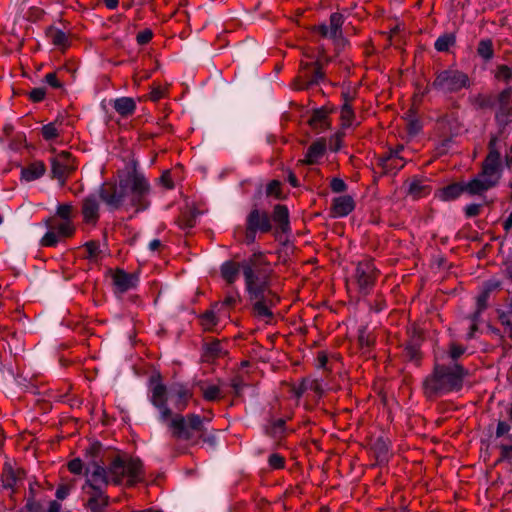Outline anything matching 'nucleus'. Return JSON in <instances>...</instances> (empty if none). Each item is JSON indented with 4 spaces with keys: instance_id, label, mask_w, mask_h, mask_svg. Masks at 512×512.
I'll use <instances>...</instances> for the list:
<instances>
[{
    "instance_id": "f257e3e1",
    "label": "nucleus",
    "mask_w": 512,
    "mask_h": 512,
    "mask_svg": "<svg viewBox=\"0 0 512 512\" xmlns=\"http://www.w3.org/2000/svg\"><path fill=\"white\" fill-rule=\"evenodd\" d=\"M86 486L89 495L85 507L90 512H103L108 506L109 497L102 487L109 484L119 485L123 479L133 486L143 480V464L140 459L127 454H115L108 458L107 466L92 462L86 467Z\"/></svg>"
},
{
    "instance_id": "f03ea898",
    "label": "nucleus",
    "mask_w": 512,
    "mask_h": 512,
    "mask_svg": "<svg viewBox=\"0 0 512 512\" xmlns=\"http://www.w3.org/2000/svg\"><path fill=\"white\" fill-rule=\"evenodd\" d=\"M150 393V402L159 411V421L166 424L173 439L196 443L201 438L212 448L216 446V436L208 434L204 426V422H209L211 417L205 418L193 413L185 416L180 413L173 414L167 405L166 386L154 378H151Z\"/></svg>"
},
{
    "instance_id": "7ed1b4c3",
    "label": "nucleus",
    "mask_w": 512,
    "mask_h": 512,
    "mask_svg": "<svg viewBox=\"0 0 512 512\" xmlns=\"http://www.w3.org/2000/svg\"><path fill=\"white\" fill-rule=\"evenodd\" d=\"M151 187L147 179L138 173L129 174L118 182H105L98 191V197L109 210H146L149 205Z\"/></svg>"
},
{
    "instance_id": "20e7f679",
    "label": "nucleus",
    "mask_w": 512,
    "mask_h": 512,
    "mask_svg": "<svg viewBox=\"0 0 512 512\" xmlns=\"http://www.w3.org/2000/svg\"><path fill=\"white\" fill-rule=\"evenodd\" d=\"M244 279L255 316L271 319V309L279 302V297L270 288L269 263L264 253L251 255V259L244 265Z\"/></svg>"
},
{
    "instance_id": "39448f33",
    "label": "nucleus",
    "mask_w": 512,
    "mask_h": 512,
    "mask_svg": "<svg viewBox=\"0 0 512 512\" xmlns=\"http://www.w3.org/2000/svg\"><path fill=\"white\" fill-rule=\"evenodd\" d=\"M467 374V370L457 363L451 366L436 365L433 373L423 383L424 393L433 398L458 391L462 388Z\"/></svg>"
},
{
    "instance_id": "423d86ee",
    "label": "nucleus",
    "mask_w": 512,
    "mask_h": 512,
    "mask_svg": "<svg viewBox=\"0 0 512 512\" xmlns=\"http://www.w3.org/2000/svg\"><path fill=\"white\" fill-rule=\"evenodd\" d=\"M469 85L470 80L466 73L448 68L436 73L431 88L443 94H451L457 93L463 88H468Z\"/></svg>"
},
{
    "instance_id": "0eeeda50",
    "label": "nucleus",
    "mask_w": 512,
    "mask_h": 512,
    "mask_svg": "<svg viewBox=\"0 0 512 512\" xmlns=\"http://www.w3.org/2000/svg\"><path fill=\"white\" fill-rule=\"evenodd\" d=\"M272 230L271 217L268 212L254 206L246 216L244 241L252 244L256 240L257 233H268Z\"/></svg>"
},
{
    "instance_id": "6e6552de",
    "label": "nucleus",
    "mask_w": 512,
    "mask_h": 512,
    "mask_svg": "<svg viewBox=\"0 0 512 512\" xmlns=\"http://www.w3.org/2000/svg\"><path fill=\"white\" fill-rule=\"evenodd\" d=\"M377 277V270L370 260L359 262L355 271V280L359 292L367 295L374 286Z\"/></svg>"
},
{
    "instance_id": "1a4fd4ad",
    "label": "nucleus",
    "mask_w": 512,
    "mask_h": 512,
    "mask_svg": "<svg viewBox=\"0 0 512 512\" xmlns=\"http://www.w3.org/2000/svg\"><path fill=\"white\" fill-rule=\"evenodd\" d=\"M75 166L69 152H61L51 160V177L58 180L60 186H64L69 174Z\"/></svg>"
},
{
    "instance_id": "9d476101",
    "label": "nucleus",
    "mask_w": 512,
    "mask_h": 512,
    "mask_svg": "<svg viewBox=\"0 0 512 512\" xmlns=\"http://www.w3.org/2000/svg\"><path fill=\"white\" fill-rule=\"evenodd\" d=\"M438 129L441 133L442 140L437 146L439 154H444L448 151L452 142V137L458 133V123L453 115H446L441 118L438 123Z\"/></svg>"
},
{
    "instance_id": "9b49d317",
    "label": "nucleus",
    "mask_w": 512,
    "mask_h": 512,
    "mask_svg": "<svg viewBox=\"0 0 512 512\" xmlns=\"http://www.w3.org/2000/svg\"><path fill=\"white\" fill-rule=\"evenodd\" d=\"M324 79V74L321 70L319 62L313 64L302 63L301 64V76L299 77L300 89L307 88L310 85L318 84Z\"/></svg>"
},
{
    "instance_id": "f8f14e48",
    "label": "nucleus",
    "mask_w": 512,
    "mask_h": 512,
    "mask_svg": "<svg viewBox=\"0 0 512 512\" xmlns=\"http://www.w3.org/2000/svg\"><path fill=\"white\" fill-rule=\"evenodd\" d=\"M494 141L495 140L490 141V152L483 163L481 176H487L497 183L500 178V154L493 148Z\"/></svg>"
},
{
    "instance_id": "ddd939ff",
    "label": "nucleus",
    "mask_w": 512,
    "mask_h": 512,
    "mask_svg": "<svg viewBox=\"0 0 512 512\" xmlns=\"http://www.w3.org/2000/svg\"><path fill=\"white\" fill-rule=\"evenodd\" d=\"M113 285L116 293H125L136 287L138 278L122 269H117L112 275Z\"/></svg>"
},
{
    "instance_id": "4468645a",
    "label": "nucleus",
    "mask_w": 512,
    "mask_h": 512,
    "mask_svg": "<svg viewBox=\"0 0 512 512\" xmlns=\"http://www.w3.org/2000/svg\"><path fill=\"white\" fill-rule=\"evenodd\" d=\"M99 201L95 194H91L83 199L82 215L84 221L89 224H95L99 218Z\"/></svg>"
},
{
    "instance_id": "2eb2a0df",
    "label": "nucleus",
    "mask_w": 512,
    "mask_h": 512,
    "mask_svg": "<svg viewBox=\"0 0 512 512\" xmlns=\"http://www.w3.org/2000/svg\"><path fill=\"white\" fill-rule=\"evenodd\" d=\"M251 259V256L242 262L226 261L221 265L220 272L223 279L228 284L235 283L240 270L244 273V265Z\"/></svg>"
},
{
    "instance_id": "dca6fc26",
    "label": "nucleus",
    "mask_w": 512,
    "mask_h": 512,
    "mask_svg": "<svg viewBox=\"0 0 512 512\" xmlns=\"http://www.w3.org/2000/svg\"><path fill=\"white\" fill-rule=\"evenodd\" d=\"M380 165L385 173H396L403 168L404 163L402 157L399 155V150L390 151L380 158Z\"/></svg>"
},
{
    "instance_id": "f3484780",
    "label": "nucleus",
    "mask_w": 512,
    "mask_h": 512,
    "mask_svg": "<svg viewBox=\"0 0 512 512\" xmlns=\"http://www.w3.org/2000/svg\"><path fill=\"white\" fill-rule=\"evenodd\" d=\"M494 185H496V182L493 179L487 176H481V174L479 177L472 179L469 183L464 184L465 191L471 195L481 194Z\"/></svg>"
},
{
    "instance_id": "a211bd4d",
    "label": "nucleus",
    "mask_w": 512,
    "mask_h": 512,
    "mask_svg": "<svg viewBox=\"0 0 512 512\" xmlns=\"http://www.w3.org/2000/svg\"><path fill=\"white\" fill-rule=\"evenodd\" d=\"M407 194L413 199H419L431 192V187L426 180L413 178L406 182Z\"/></svg>"
},
{
    "instance_id": "6ab92c4d",
    "label": "nucleus",
    "mask_w": 512,
    "mask_h": 512,
    "mask_svg": "<svg viewBox=\"0 0 512 512\" xmlns=\"http://www.w3.org/2000/svg\"><path fill=\"white\" fill-rule=\"evenodd\" d=\"M326 151V141L325 139H319L311 144L308 148L306 156L303 160L299 162L301 164L312 165L317 163L319 158H321Z\"/></svg>"
},
{
    "instance_id": "aec40b11",
    "label": "nucleus",
    "mask_w": 512,
    "mask_h": 512,
    "mask_svg": "<svg viewBox=\"0 0 512 512\" xmlns=\"http://www.w3.org/2000/svg\"><path fill=\"white\" fill-rule=\"evenodd\" d=\"M330 24L328 26L329 31V39H332L336 42L343 40V32L342 25L344 23V17L340 13H332L330 15Z\"/></svg>"
},
{
    "instance_id": "412c9836",
    "label": "nucleus",
    "mask_w": 512,
    "mask_h": 512,
    "mask_svg": "<svg viewBox=\"0 0 512 512\" xmlns=\"http://www.w3.org/2000/svg\"><path fill=\"white\" fill-rule=\"evenodd\" d=\"M353 209L354 201L351 196H340L333 201V212L336 217L347 216Z\"/></svg>"
},
{
    "instance_id": "4be33fe9",
    "label": "nucleus",
    "mask_w": 512,
    "mask_h": 512,
    "mask_svg": "<svg viewBox=\"0 0 512 512\" xmlns=\"http://www.w3.org/2000/svg\"><path fill=\"white\" fill-rule=\"evenodd\" d=\"M45 164L42 161H35L21 170V179L27 182L34 181L44 175Z\"/></svg>"
},
{
    "instance_id": "5701e85b",
    "label": "nucleus",
    "mask_w": 512,
    "mask_h": 512,
    "mask_svg": "<svg viewBox=\"0 0 512 512\" xmlns=\"http://www.w3.org/2000/svg\"><path fill=\"white\" fill-rule=\"evenodd\" d=\"M169 395L171 397H173L174 395L176 396V400H175V404L174 405H175V408L179 412L185 410V408L188 405V401L191 398L190 391L186 387H184L182 385H178V386H175V387L171 388V390L169 392Z\"/></svg>"
},
{
    "instance_id": "b1692460",
    "label": "nucleus",
    "mask_w": 512,
    "mask_h": 512,
    "mask_svg": "<svg viewBox=\"0 0 512 512\" xmlns=\"http://www.w3.org/2000/svg\"><path fill=\"white\" fill-rule=\"evenodd\" d=\"M308 123L317 132L324 131L330 126L327 111L323 108L314 110Z\"/></svg>"
},
{
    "instance_id": "393cba45",
    "label": "nucleus",
    "mask_w": 512,
    "mask_h": 512,
    "mask_svg": "<svg viewBox=\"0 0 512 512\" xmlns=\"http://www.w3.org/2000/svg\"><path fill=\"white\" fill-rule=\"evenodd\" d=\"M113 108L122 117H128L134 113L136 103L131 97H120L113 101Z\"/></svg>"
},
{
    "instance_id": "a878e982",
    "label": "nucleus",
    "mask_w": 512,
    "mask_h": 512,
    "mask_svg": "<svg viewBox=\"0 0 512 512\" xmlns=\"http://www.w3.org/2000/svg\"><path fill=\"white\" fill-rule=\"evenodd\" d=\"M273 221L278 224L282 232H286L289 229V211L284 205H276L272 214Z\"/></svg>"
},
{
    "instance_id": "bb28decb",
    "label": "nucleus",
    "mask_w": 512,
    "mask_h": 512,
    "mask_svg": "<svg viewBox=\"0 0 512 512\" xmlns=\"http://www.w3.org/2000/svg\"><path fill=\"white\" fill-rule=\"evenodd\" d=\"M46 35L51 43L59 48L65 49L69 46L67 34L58 28L50 27L47 30Z\"/></svg>"
},
{
    "instance_id": "cd10ccee",
    "label": "nucleus",
    "mask_w": 512,
    "mask_h": 512,
    "mask_svg": "<svg viewBox=\"0 0 512 512\" xmlns=\"http://www.w3.org/2000/svg\"><path fill=\"white\" fill-rule=\"evenodd\" d=\"M54 218H48L45 220V225L49 229L56 230L59 236L69 237L74 232V227L71 220H62L61 223L54 225Z\"/></svg>"
},
{
    "instance_id": "c85d7f7f",
    "label": "nucleus",
    "mask_w": 512,
    "mask_h": 512,
    "mask_svg": "<svg viewBox=\"0 0 512 512\" xmlns=\"http://www.w3.org/2000/svg\"><path fill=\"white\" fill-rule=\"evenodd\" d=\"M465 191L464 184L453 183L440 191V198L445 201L454 200Z\"/></svg>"
},
{
    "instance_id": "c756f323",
    "label": "nucleus",
    "mask_w": 512,
    "mask_h": 512,
    "mask_svg": "<svg viewBox=\"0 0 512 512\" xmlns=\"http://www.w3.org/2000/svg\"><path fill=\"white\" fill-rule=\"evenodd\" d=\"M199 215V211L196 209L185 211L178 219V225L181 229H191L196 224V219Z\"/></svg>"
},
{
    "instance_id": "7c9ffc66",
    "label": "nucleus",
    "mask_w": 512,
    "mask_h": 512,
    "mask_svg": "<svg viewBox=\"0 0 512 512\" xmlns=\"http://www.w3.org/2000/svg\"><path fill=\"white\" fill-rule=\"evenodd\" d=\"M225 351L218 340H213L205 344V358L206 360L214 359L223 355Z\"/></svg>"
},
{
    "instance_id": "2f4dec72",
    "label": "nucleus",
    "mask_w": 512,
    "mask_h": 512,
    "mask_svg": "<svg viewBox=\"0 0 512 512\" xmlns=\"http://www.w3.org/2000/svg\"><path fill=\"white\" fill-rule=\"evenodd\" d=\"M342 126L344 128L350 127L352 125V120L354 118V112L351 105L348 103V97H345V103L341 107V115H340Z\"/></svg>"
},
{
    "instance_id": "473e14b6",
    "label": "nucleus",
    "mask_w": 512,
    "mask_h": 512,
    "mask_svg": "<svg viewBox=\"0 0 512 512\" xmlns=\"http://www.w3.org/2000/svg\"><path fill=\"white\" fill-rule=\"evenodd\" d=\"M455 42V37L451 34H444L440 36L435 42V49L439 52L448 51L450 46Z\"/></svg>"
},
{
    "instance_id": "72a5a7b5",
    "label": "nucleus",
    "mask_w": 512,
    "mask_h": 512,
    "mask_svg": "<svg viewBox=\"0 0 512 512\" xmlns=\"http://www.w3.org/2000/svg\"><path fill=\"white\" fill-rule=\"evenodd\" d=\"M284 430H285V420L277 419V420L273 421L266 428V433H267V435H269L273 438H277L284 433Z\"/></svg>"
},
{
    "instance_id": "f704fd0d",
    "label": "nucleus",
    "mask_w": 512,
    "mask_h": 512,
    "mask_svg": "<svg viewBox=\"0 0 512 512\" xmlns=\"http://www.w3.org/2000/svg\"><path fill=\"white\" fill-rule=\"evenodd\" d=\"M200 389L202 391L203 397L208 401H214L218 398H220L221 391L218 386L210 385L205 386L201 385Z\"/></svg>"
},
{
    "instance_id": "c9c22d12",
    "label": "nucleus",
    "mask_w": 512,
    "mask_h": 512,
    "mask_svg": "<svg viewBox=\"0 0 512 512\" xmlns=\"http://www.w3.org/2000/svg\"><path fill=\"white\" fill-rule=\"evenodd\" d=\"M202 326L206 330H212L218 323V318L213 310L206 311L201 318Z\"/></svg>"
},
{
    "instance_id": "e433bc0d",
    "label": "nucleus",
    "mask_w": 512,
    "mask_h": 512,
    "mask_svg": "<svg viewBox=\"0 0 512 512\" xmlns=\"http://www.w3.org/2000/svg\"><path fill=\"white\" fill-rule=\"evenodd\" d=\"M489 293L485 290L477 297V310L473 314V320L478 321L481 312L487 307V300L489 298Z\"/></svg>"
},
{
    "instance_id": "4c0bfd02",
    "label": "nucleus",
    "mask_w": 512,
    "mask_h": 512,
    "mask_svg": "<svg viewBox=\"0 0 512 512\" xmlns=\"http://www.w3.org/2000/svg\"><path fill=\"white\" fill-rule=\"evenodd\" d=\"M86 255L85 258L89 260H96L97 256L100 253V246L98 242L89 241L84 245Z\"/></svg>"
},
{
    "instance_id": "58836bf2",
    "label": "nucleus",
    "mask_w": 512,
    "mask_h": 512,
    "mask_svg": "<svg viewBox=\"0 0 512 512\" xmlns=\"http://www.w3.org/2000/svg\"><path fill=\"white\" fill-rule=\"evenodd\" d=\"M74 208L71 204H60L57 207L56 215L62 220H71Z\"/></svg>"
},
{
    "instance_id": "ea45409f",
    "label": "nucleus",
    "mask_w": 512,
    "mask_h": 512,
    "mask_svg": "<svg viewBox=\"0 0 512 512\" xmlns=\"http://www.w3.org/2000/svg\"><path fill=\"white\" fill-rule=\"evenodd\" d=\"M58 234L53 230V229H50L44 236L43 238L41 239V244L42 246H46V247H52V246H55L58 241H59V238H58Z\"/></svg>"
},
{
    "instance_id": "a19ab883",
    "label": "nucleus",
    "mask_w": 512,
    "mask_h": 512,
    "mask_svg": "<svg viewBox=\"0 0 512 512\" xmlns=\"http://www.w3.org/2000/svg\"><path fill=\"white\" fill-rule=\"evenodd\" d=\"M42 135L45 140H52L58 136V129L55 123H49L42 127Z\"/></svg>"
},
{
    "instance_id": "79ce46f5",
    "label": "nucleus",
    "mask_w": 512,
    "mask_h": 512,
    "mask_svg": "<svg viewBox=\"0 0 512 512\" xmlns=\"http://www.w3.org/2000/svg\"><path fill=\"white\" fill-rule=\"evenodd\" d=\"M358 341L361 347L369 348L373 343V338L370 333L367 332L366 328H361L359 330Z\"/></svg>"
},
{
    "instance_id": "37998d69",
    "label": "nucleus",
    "mask_w": 512,
    "mask_h": 512,
    "mask_svg": "<svg viewBox=\"0 0 512 512\" xmlns=\"http://www.w3.org/2000/svg\"><path fill=\"white\" fill-rule=\"evenodd\" d=\"M478 53L485 59H490L492 57V47L489 41H481L478 46Z\"/></svg>"
},
{
    "instance_id": "c03bdc74",
    "label": "nucleus",
    "mask_w": 512,
    "mask_h": 512,
    "mask_svg": "<svg viewBox=\"0 0 512 512\" xmlns=\"http://www.w3.org/2000/svg\"><path fill=\"white\" fill-rule=\"evenodd\" d=\"M280 182L277 180H272L266 188V194L268 196H274L275 198H280L281 195V189H280Z\"/></svg>"
},
{
    "instance_id": "a18cd8bd",
    "label": "nucleus",
    "mask_w": 512,
    "mask_h": 512,
    "mask_svg": "<svg viewBox=\"0 0 512 512\" xmlns=\"http://www.w3.org/2000/svg\"><path fill=\"white\" fill-rule=\"evenodd\" d=\"M268 463L274 469H281L284 467V458L275 453L269 456Z\"/></svg>"
},
{
    "instance_id": "49530a36",
    "label": "nucleus",
    "mask_w": 512,
    "mask_h": 512,
    "mask_svg": "<svg viewBox=\"0 0 512 512\" xmlns=\"http://www.w3.org/2000/svg\"><path fill=\"white\" fill-rule=\"evenodd\" d=\"M152 37V30L145 29L137 34L136 40L139 45H145L152 39Z\"/></svg>"
},
{
    "instance_id": "de8ad7c7",
    "label": "nucleus",
    "mask_w": 512,
    "mask_h": 512,
    "mask_svg": "<svg viewBox=\"0 0 512 512\" xmlns=\"http://www.w3.org/2000/svg\"><path fill=\"white\" fill-rule=\"evenodd\" d=\"M308 390H312L317 394L321 395L324 392V388L321 382L317 379H306Z\"/></svg>"
},
{
    "instance_id": "09e8293b",
    "label": "nucleus",
    "mask_w": 512,
    "mask_h": 512,
    "mask_svg": "<svg viewBox=\"0 0 512 512\" xmlns=\"http://www.w3.org/2000/svg\"><path fill=\"white\" fill-rule=\"evenodd\" d=\"M240 300V295L237 291L228 293L223 300L221 306L232 307Z\"/></svg>"
},
{
    "instance_id": "8fccbe9b",
    "label": "nucleus",
    "mask_w": 512,
    "mask_h": 512,
    "mask_svg": "<svg viewBox=\"0 0 512 512\" xmlns=\"http://www.w3.org/2000/svg\"><path fill=\"white\" fill-rule=\"evenodd\" d=\"M330 187L333 192L341 193L344 192L347 188L346 183L340 178H333L330 184Z\"/></svg>"
},
{
    "instance_id": "3c124183",
    "label": "nucleus",
    "mask_w": 512,
    "mask_h": 512,
    "mask_svg": "<svg viewBox=\"0 0 512 512\" xmlns=\"http://www.w3.org/2000/svg\"><path fill=\"white\" fill-rule=\"evenodd\" d=\"M245 383L243 381V379L241 377H234L231 381V387L234 391V394L236 396H239L243 390V388L245 387Z\"/></svg>"
},
{
    "instance_id": "603ef678",
    "label": "nucleus",
    "mask_w": 512,
    "mask_h": 512,
    "mask_svg": "<svg viewBox=\"0 0 512 512\" xmlns=\"http://www.w3.org/2000/svg\"><path fill=\"white\" fill-rule=\"evenodd\" d=\"M72 488L71 484H62L56 490V497L59 500H64L70 493Z\"/></svg>"
},
{
    "instance_id": "864d4df0",
    "label": "nucleus",
    "mask_w": 512,
    "mask_h": 512,
    "mask_svg": "<svg viewBox=\"0 0 512 512\" xmlns=\"http://www.w3.org/2000/svg\"><path fill=\"white\" fill-rule=\"evenodd\" d=\"M68 468L71 473L81 474L83 469L82 461L79 458H75L69 462Z\"/></svg>"
},
{
    "instance_id": "5fc2aeb1",
    "label": "nucleus",
    "mask_w": 512,
    "mask_h": 512,
    "mask_svg": "<svg viewBox=\"0 0 512 512\" xmlns=\"http://www.w3.org/2000/svg\"><path fill=\"white\" fill-rule=\"evenodd\" d=\"M497 77L502 78L504 80L512 79V68L506 65L499 66L497 71Z\"/></svg>"
},
{
    "instance_id": "6e6d98bb",
    "label": "nucleus",
    "mask_w": 512,
    "mask_h": 512,
    "mask_svg": "<svg viewBox=\"0 0 512 512\" xmlns=\"http://www.w3.org/2000/svg\"><path fill=\"white\" fill-rule=\"evenodd\" d=\"M45 94L46 92L44 88H34L29 95L32 101L40 102L44 99Z\"/></svg>"
},
{
    "instance_id": "4d7b16f0",
    "label": "nucleus",
    "mask_w": 512,
    "mask_h": 512,
    "mask_svg": "<svg viewBox=\"0 0 512 512\" xmlns=\"http://www.w3.org/2000/svg\"><path fill=\"white\" fill-rule=\"evenodd\" d=\"M308 388H307V383H306V379H302L301 383L299 386H293L291 388V391L293 392V394L297 397V398H300L305 391H307Z\"/></svg>"
},
{
    "instance_id": "13d9d810",
    "label": "nucleus",
    "mask_w": 512,
    "mask_h": 512,
    "mask_svg": "<svg viewBox=\"0 0 512 512\" xmlns=\"http://www.w3.org/2000/svg\"><path fill=\"white\" fill-rule=\"evenodd\" d=\"M481 205L480 204H470L465 208V214L467 217H475L480 213Z\"/></svg>"
},
{
    "instance_id": "bf43d9fd",
    "label": "nucleus",
    "mask_w": 512,
    "mask_h": 512,
    "mask_svg": "<svg viewBox=\"0 0 512 512\" xmlns=\"http://www.w3.org/2000/svg\"><path fill=\"white\" fill-rule=\"evenodd\" d=\"M510 430V425L505 421H499L496 428V436L501 437L508 433Z\"/></svg>"
},
{
    "instance_id": "052dcab7",
    "label": "nucleus",
    "mask_w": 512,
    "mask_h": 512,
    "mask_svg": "<svg viewBox=\"0 0 512 512\" xmlns=\"http://www.w3.org/2000/svg\"><path fill=\"white\" fill-rule=\"evenodd\" d=\"M465 352V348L462 346H458L453 344L450 349V357L453 360L458 359Z\"/></svg>"
},
{
    "instance_id": "680f3d73",
    "label": "nucleus",
    "mask_w": 512,
    "mask_h": 512,
    "mask_svg": "<svg viewBox=\"0 0 512 512\" xmlns=\"http://www.w3.org/2000/svg\"><path fill=\"white\" fill-rule=\"evenodd\" d=\"M45 80L46 82L52 86L53 88H60L61 87V83L59 82V80L57 79V76L55 73H48L46 76H45Z\"/></svg>"
},
{
    "instance_id": "e2e57ef3",
    "label": "nucleus",
    "mask_w": 512,
    "mask_h": 512,
    "mask_svg": "<svg viewBox=\"0 0 512 512\" xmlns=\"http://www.w3.org/2000/svg\"><path fill=\"white\" fill-rule=\"evenodd\" d=\"M500 450L502 459H512V444L501 445Z\"/></svg>"
},
{
    "instance_id": "0e129e2a",
    "label": "nucleus",
    "mask_w": 512,
    "mask_h": 512,
    "mask_svg": "<svg viewBox=\"0 0 512 512\" xmlns=\"http://www.w3.org/2000/svg\"><path fill=\"white\" fill-rule=\"evenodd\" d=\"M499 286H500V282L499 281H497V280H490V281L485 283L484 290L490 294L492 291L498 289Z\"/></svg>"
},
{
    "instance_id": "69168bd1",
    "label": "nucleus",
    "mask_w": 512,
    "mask_h": 512,
    "mask_svg": "<svg viewBox=\"0 0 512 512\" xmlns=\"http://www.w3.org/2000/svg\"><path fill=\"white\" fill-rule=\"evenodd\" d=\"M163 97V90L159 87L157 88H154L151 92H150V99L154 102L158 101L159 99H161Z\"/></svg>"
},
{
    "instance_id": "338daca9",
    "label": "nucleus",
    "mask_w": 512,
    "mask_h": 512,
    "mask_svg": "<svg viewBox=\"0 0 512 512\" xmlns=\"http://www.w3.org/2000/svg\"><path fill=\"white\" fill-rule=\"evenodd\" d=\"M316 32H318L322 37L329 38L328 25L320 24L314 28Z\"/></svg>"
},
{
    "instance_id": "774afa93",
    "label": "nucleus",
    "mask_w": 512,
    "mask_h": 512,
    "mask_svg": "<svg viewBox=\"0 0 512 512\" xmlns=\"http://www.w3.org/2000/svg\"><path fill=\"white\" fill-rule=\"evenodd\" d=\"M16 483V477L12 473V471L9 472V474L6 476V479L4 480V486L6 488H12Z\"/></svg>"
}]
</instances>
